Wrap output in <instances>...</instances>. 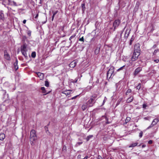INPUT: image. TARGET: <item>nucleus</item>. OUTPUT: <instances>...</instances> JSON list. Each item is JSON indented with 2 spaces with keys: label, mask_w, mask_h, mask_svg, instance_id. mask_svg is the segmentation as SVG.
<instances>
[{
  "label": "nucleus",
  "mask_w": 159,
  "mask_h": 159,
  "mask_svg": "<svg viewBox=\"0 0 159 159\" xmlns=\"http://www.w3.org/2000/svg\"><path fill=\"white\" fill-rule=\"evenodd\" d=\"M114 68L113 66H111L107 73V79H110L114 75Z\"/></svg>",
  "instance_id": "nucleus-1"
},
{
  "label": "nucleus",
  "mask_w": 159,
  "mask_h": 159,
  "mask_svg": "<svg viewBox=\"0 0 159 159\" xmlns=\"http://www.w3.org/2000/svg\"><path fill=\"white\" fill-rule=\"evenodd\" d=\"M30 139L32 142L35 141L37 139L36 134L34 130H32L30 132Z\"/></svg>",
  "instance_id": "nucleus-2"
},
{
  "label": "nucleus",
  "mask_w": 159,
  "mask_h": 159,
  "mask_svg": "<svg viewBox=\"0 0 159 159\" xmlns=\"http://www.w3.org/2000/svg\"><path fill=\"white\" fill-rule=\"evenodd\" d=\"M21 53L25 57L27 56V45L24 44L21 47Z\"/></svg>",
  "instance_id": "nucleus-3"
},
{
  "label": "nucleus",
  "mask_w": 159,
  "mask_h": 159,
  "mask_svg": "<svg viewBox=\"0 0 159 159\" xmlns=\"http://www.w3.org/2000/svg\"><path fill=\"white\" fill-rule=\"evenodd\" d=\"M95 98V97L93 96L91 97L90 99L87 101L86 103L89 107H91L93 106V102Z\"/></svg>",
  "instance_id": "nucleus-4"
},
{
  "label": "nucleus",
  "mask_w": 159,
  "mask_h": 159,
  "mask_svg": "<svg viewBox=\"0 0 159 159\" xmlns=\"http://www.w3.org/2000/svg\"><path fill=\"white\" fill-rule=\"evenodd\" d=\"M140 52L134 51L133 55L131 58V61H134L136 60L137 59L138 57L140 55Z\"/></svg>",
  "instance_id": "nucleus-5"
},
{
  "label": "nucleus",
  "mask_w": 159,
  "mask_h": 159,
  "mask_svg": "<svg viewBox=\"0 0 159 159\" xmlns=\"http://www.w3.org/2000/svg\"><path fill=\"white\" fill-rule=\"evenodd\" d=\"M120 21L119 20H115L114 21L113 26L114 27V31L116 29V28H117L119 25L120 23Z\"/></svg>",
  "instance_id": "nucleus-6"
},
{
  "label": "nucleus",
  "mask_w": 159,
  "mask_h": 159,
  "mask_svg": "<svg viewBox=\"0 0 159 159\" xmlns=\"http://www.w3.org/2000/svg\"><path fill=\"white\" fill-rule=\"evenodd\" d=\"M158 121H159V120L158 118L155 119L152 121V123L147 128V129H149L152 127L154 125H156L157 124V123H158Z\"/></svg>",
  "instance_id": "nucleus-7"
},
{
  "label": "nucleus",
  "mask_w": 159,
  "mask_h": 159,
  "mask_svg": "<svg viewBox=\"0 0 159 159\" xmlns=\"http://www.w3.org/2000/svg\"><path fill=\"white\" fill-rule=\"evenodd\" d=\"M103 119H104V121H106L105 122L106 124H108L111 123L110 122H109L108 121V119L107 116L106 114H105L104 115L102 116L101 118L100 119V120H102Z\"/></svg>",
  "instance_id": "nucleus-8"
},
{
  "label": "nucleus",
  "mask_w": 159,
  "mask_h": 159,
  "mask_svg": "<svg viewBox=\"0 0 159 159\" xmlns=\"http://www.w3.org/2000/svg\"><path fill=\"white\" fill-rule=\"evenodd\" d=\"M140 51L139 44H135L134 46V51L140 52Z\"/></svg>",
  "instance_id": "nucleus-9"
},
{
  "label": "nucleus",
  "mask_w": 159,
  "mask_h": 159,
  "mask_svg": "<svg viewBox=\"0 0 159 159\" xmlns=\"http://www.w3.org/2000/svg\"><path fill=\"white\" fill-rule=\"evenodd\" d=\"M77 61L76 60L72 61L69 64V66L70 67L74 68L76 66Z\"/></svg>",
  "instance_id": "nucleus-10"
},
{
  "label": "nucleus",
  "mask_w": 159,
  "mask_h": 159,
  "mask_svg": "<svg viewBox=\"0 0 159 159\" xmlns=\"http://www.w3.org/2000/svg\"><path fill=\"white\" fill-rule=\"evenodd\" d=\"M130 31V28H127L126 30L125 34V38H127L128 37Z\"/></svg>",
  "instance_id": "nucleus-11"
},
{
  "label": "nucleus",
  "mask_w": 159,
  "mask_h": 159,
  "mask_svg": "<svg viewBox=\"0 0 159 159\" xmlns=\"http://www.w3.org/2000/svg\"><path fill=\"white\" fill-rule=\"evenodd\" d=\"M142 68L141 67H139L137 68L135 70L134 73V75L135 76L137 75L140 71L142 70Z\"/></svg>",
  "instance_id": "nucleus-12"
},
{
  "label": "nucleus",
  "mask_w": 159,
  "mask_h": 159,
  "mask_svg": "<svg viewBox=\"0 0 159 159\" xmlns=\"http://www.w3.org/2000/svg\"><path fill=\"white\" fill-rule=\"evenodd\" d=\"M9 5L14 6H17L19 5L14 1H11L10 0Z\"/></svg>",
  "instance_id": "nucleus-13"
},
{
  "label": "nucleus",
  "mask_w": 159,
  "mask_h": 159,
  "mask_svg": "<svg viewBox=\"0 0 159 159\" xmlns=\"http://www.w3.org/2000/svg\"><path fill=\"white\" fill-rule=\"evenodd\" d=\"M4 57L7 60L9 61L10 60L11 58L9 55L7 53V52H4Z\"/></svg>",
  "instance_id": "nucleus-14"
},
{
  "label": "nucleus",
  "mask_w": 159,
  "mask_h": 159,
  "mask_svg": "<svg viewBox=\"0 0 159 159\" xmlns=\"http://www.w3.org/2000/svg\"><path fill=\"white\" fill-rule=\"evenodd\" d=\"M37 74L38 77L41 80H42L43 79L44 77L43 74L40 72H38L37 73Z\"/></svg>",
  "instance_id": "nucleus-15"
},
{
  "label": "nucleus",
  "mask_w": 159,
  "mask_h": 159,
  "mask_svg": "<svg viewBox=\"0 0 159 159\" xmlns=\"http://www.w3.org/2000/svg\"><path fill=\"white\" fill-rule=\"evenodd\" d=\"M18 64V61L16 59V61L14 63V69L16 70H17L18 69V66L17 65Z\"/></svg>",
  "instance_id": "nucleus-16"
},
{
  "label": "nucleus",
  "mask_w": 159,
  "mask_h": 159,
  "mask_svg": "<svg viewBox=\"0 0 159 159\" xmlns=\"http://www.w3.org/2000/svg\"><path fill=\"white\" fill-rule=\"evenodd\" d=\"M72 91L71 90H66L64 91L62 93L65 94L66 95H68Z\"/></svg>",
  "instance_id": "nucleus-17"
},
{
  "label": "nucleus",
  "mask_w": 159,
  "mask_h": 159,
  "mask_svg": "<svg viewBox=\"0 0 159 159\" xmlns=\"http://www.w3.org/2000/svg\"><path fill=\"white\" fill-rule=\"evenodd\" d=\"M4 19V15L2 12V11H0V19L3 21Z\"/></svg>",
  "instance_id": "nucleus-18"
},
{
  "label": "nucleus",
  "mask_w": 159,
  "mask_h": 159,
  "mask_svg": "<svg viewBox=\"0 0 159 159\" xmlns=\"http://www.w3.org/2000/svg\"><path fill=\"white\" fill-rule=\"evenodd\" d=\"M88 107H89V106L86 103L82 106V109L83 111H84Z\"/></svg>",
  "instance_id": "nucleus-19"
},
{
  "label": "nucleus",
  "mask_w": 159,
  "mask_h": 159,
  "mask_svg": "<svg viewBox=\"0 0 159 159\" xmlns=\"http://www.w3.org/2000/svg\"><path fill=\"white\" fill-rule=\"evenodd\" d=\"M5 136L4 134H0V140H3L5 138Z\"/></svg>",
  "instance_id": "nucleus-20"
},
{
  "label": "nucleus",
  "mask_w": 159,
  "mask_h": 159,
  "mask_svg": "<svg viewBox=\"0 0 159 159\" xmlns=\"http://www.w3.org/2000/svg\"><path fill=\"white\" fill-rule=\"evenodd\" d=\"M100 50V48L98 47H97L95 51V53L96 54H98L99 53Z\"/></svg>",
  "instance_id": "nucleus-21"
},
{
  "label": "nucleus",
  "mask_w": 159,
  "mask_h": 159,
  "mask_svg": "<svg viewBox=\"0 0 159 159\" xmlns=\"http://www.w3.org/2000/svg\"><path fill=\"white\" fill-rule=\"evenodd\" d=\"M41 89L42 91V92L43 93H45L44 95H46L49 92H47L45 90V89L44 87H42L41 88Z\"/></svg>",
  "instance_id": "nucleus-22"
},
{
  "label": "nucleus",
  "mask_w": 159,
  "mask_h": 159,
  "mask_svg": "<svg viewBox=\"0 0 159 159\" xmlns=\"http://www.w3.org/2000/svg\"><path fill=\"white\" fill-rule=\"evenodd\" d=\"M138 143H132L130 144V145L129 146V148L134 147H135L137 145Z\"/></svg>",
  "instance_id": "nucleus-23"
},
{
  "label": "nucleus",
  "mask_w": 159,
  "mask_h": 159,
  "mask_svg": "<svg viewBox=\"0 0 159 159\" xmlns=\"http://www.w3.org/2000/svg\"><path fill=\"white\" fill-rule=\"evenodd\" d=\"M133 97L132 96L130 97L129 98H128L127 100V102L128 103H129L131 102L133 100Z\"/></svg>",
  "instance_id": "nucleus-24"
},
{
  "label": "nucleus",
  "mask_w": 159,
  "mask_h": 159,
  "mask_svg": "<svg viewBox=\"0 0 159 159\" xmlns=\"http://www.w3.org/2000/svg\"><path fill=\"white\" fill-rule=\"evenodd\" d=\"M92 88V86H88L86 88H85V90L86 91H88L90 90Z\"/></svg>",
  "instance_id": "nucleus-25"
},
{
  "label": "nucleus",
  "mask_w": 159,
  "mask_h": 159,
  "mask_svg": "<svg viewBox=\"0 0 159 159\" xmlns=\"http://www.w3.org/2000/svg\"><path fill=\"white\" fill-rule=\"evenodd\" d=\"M93 136L92 135H89V136H88L86 139L87 141H89L91 138H92L93 137Z\"/></svg>",
  "instance_id": "nucleus-26"
},
{
  "label": "nucleus",
  "mask_w": 159,
  "mask_h": 159,
  "mask_svg": "<svg viewBox=\"0 0 159 159\" xmlns=\"http://www.w3.org/2000/svg\"><path fill=\"white\" fill-rule=\"evenodd\" d=\"M130 119L131 118L130 117H127L125 120V124H126L127 123L130 121Z\"/></svg>",
  "instance_id": "nucleus-27"
},
{
  "label": "nucleus",
  "mask_w": 159,
  "mask_h": 159,
  "mask_svg": "<svg viewBox=\"0 0 159 159\" xmlns=\"http://www.w3.org/2000/svg\"><path fill=\"white\" fill-rule=\"evenodd\" d=\"M141 84L140 83H139L138 85L136 87V88L139 90L140 89Z\"/></svg>",
  "instance_id": "nucleus-28"
},
{
  "label": "nucleus",
  "mask_w": 159,
  "mask_h": 159,
  "mask_svg": "<svg viewBox=\"0 0 159 159\" xmlns=\"http://www.w3.org/2000/svg\"><path fill=\"white\" fill-rule=\"evenodd\" d=\"M31 56L33 58H35L36 57V52H32Z\"/></svg>",
  "instance_id": "nucleus-29"
},
{
  "label": "nucleus",
  "mask_w": 159,
  "mask_h": 159,
  "mask_svg": "<svg viewBox=\"0 0 159 159\" xmlns=\"http://www.w3.org/2000/svg\"><path fill=\"white\" fill-rule=\"evenodd\" d=\"M132 92V90L131 89H128L127 91H126V95H128L129 93H130Z\"/></svg>",
  "instance_id": "nucleus-30"
},
{
  "label": "nucleus",
  "mask_w": 159,
  "mask_h": 159,
  "mask_svg": "<svg viewBox=\"0 0 159 159\" xmlns=\"http://www.w3.org/2000/svg\"><path fill=\"white\" fill-rule=\"evenodd\" d=\"M83 143L82 142H78L75 144V146L77 147Z\"/></svg>",
  "instance_id": "nucleus-31"
},
{
  "label": "nucleus",
  "mask_w": 159,
  "mask_h": 159,
  "mask_svg": "<svg viewBox=\"0 0 159 159\" xmlns=\"http://www.w3.org/2000/svg\"><path fill=\"white\" fill-rule=\"evenodd\" d=\"M45 85L46 87H48V86L49 85V83L48 82V81H47V80L45 81Z\"/></svg>",
  "instance_id": "nucleus-32"
},
{
  "label": "nucleus",
  "mask_w": 159,
  "mask_h": 159,
  "mask_svg": "<svg viewBox=\"0 0 159 159\" xmlns=\"http://www.w3.org/2000/svg\"><path fill=\"white\" fill-rule=\"evenodd\" d=\"M159 51V50L158 49L155 50L153 53V54L154 55H156V53H157V52H158Z\"/></svg>",
  "instance_id": "nucleus-33"
},
{
  "label": "nucleus",
  "mask_w": 159,
  "mask_h": 159,
  "mask_svg": "<svg viewBox=\"0 0 159 159\" xmlns=\"http://www.w3.org/2000/svg\"><path fill=\"white\" fill-rule=\"evenodd\" d=\"M125 66H122V67H120V68L118 69L117 70V71H119L120 70H122Z\"/></svg>",
  "instance_id": "nucleus-34"
},
{
  "label": "nucleus",
  "mask_w": 159,
  "mask_h": 159,
  "mask_svg": "<svg viewBox=\"0 0 159 159\" xmlns=\"http://www.w3.org/2000/svg\"><path fill=\"white\" fill-rule=\"evenodd\" d=\"M31 32L30 30H28L27 31V34L29 36H30Z\"/></svg>",
  "instance_id": "nucleus-35"
},
{
  "label": "nucleus",
  "mask_w": 159,
  "mask_h": 159,
  "mask_svg": "<svg viewBox=\"0 0 159 159\" xmlns=\"http://www.w3.org/2000/svg\"><path fill=\"white\" fill-rule=\"evenodd\" d=\"M143 134V133L142 131H141L139 134V137L140 138H141L142 137Z\"/></svg>",
  "instance_id": "nucleus-36"
},
{
  "label": "nucleus",
  "mask_w": 159,
  "mask_h": 159,
  "mask_svg": "<svg viewBox=\"0 0 159 159\" xmlns=\"http://www.w3.org/2000/svg\"><path fill=\"white\" fill-rule=\"evenodd\" d=\"M150 117H146L144 118V119L145 120H149L150 118Z\"/></svg>",
  "instance_id": "nucleus-37"
},
{
  "label": "nucleus",
  "mask_w": 159,
  "mask_h": 159,
  "mask_svg": "<svg viewBox=\"0 0 159 159\" xmlns=\"http://www.w3.org/2000/svg\"><path fill=\"white\" fill-rule=\"evenodd\" d=\"M46 133L48 134V135H50L51 134V133L48 130V129L47 130H46Z\"/></svg>",
  "instance_id": "nucleus-38"
},
{
  "label": "nucleus",
  "mask_w": 159,
  "mask_h": 159,
  "mask_svg": "<svg viewBox=\"0 0 159 159\" xmlns=\"http://www.w3.org/2000/svg\"><path fill=\"white\" fill-rule=\"evenodd\" d=\"M58 11H52V13H53V15L55 16V15L57 14V13Z\"/></svg>",
  "instance_id": "nucleus-39"
},
{
  "label": "nucleus",
  "mask_w": 159,
  "mask_h": 159,
  "mask_svg": "<svg viewBox=\"0 0 159 159\" xmlns=\"http://www.w3.org/2000/svg\"><path fill=\"white\" fill-rule=\"evenodd\" d=\"M79 40L80 41L84 42V39L83 37H82V38H80L79 39Z\"/></svg>",
  "instance_id": "nucleus-40"
},
{
  "label": "nucleus",
  "mask_w": 159,
  "mask_h": 159,
  "mask_svg": "<svg viewBox=\"0 0 159 159\" xmlns=\"http://www.w3.org/2000/svg\"><path fill=\"white\" fill-rule=\"evenodd\" d=\"M147 107V105L146 104H143V107L144 108H146Z\"/></svg>",
  "instance_id": "nucleus-41"
},
{
  "label": "nucleus",
  "mask_w": 159,
  "mask_h": 159,
  "mask_svg": "<svg viewBox=\"0 0 159 159\" xmlns=\"http://www.w3.org/2000/svg\"><path fill=\"white\" fill-rule=\"evenodd\" d=\"M107 98L106 97H105L104 100L103 101V104H104L105 103V102L107 101Z\"/></svg>",
  "instance_id": "nucleus-42"
},
{
  "label": "nucleus",
  "mask_w": 159,
  "mask_h": 159,
  "mask_svg": "<svg viewBox=\"0 0 159 159\" xmlns=\"http://www.w3.org/2000/svg\"><path fill=\"white\" fill-rule=\"evenodd\" d=\"M77 80H78V79H75L74 80L72 81V82L73 83H75L77 82Z\"/></svg>",
  "instance_id": "nucleus-43"
},
{
  "label": "nucleus",
  "mask_w": 159,
  "mask_h": 159,
  "mask_svg": "<svg viewBox=\"0 0 159 159\" xmlns=\"http://www.w3.org/2000/svg\"><path fill=\"white\" fill-rule=\"evenodd\" d=\"M153 61L156 63H158L159 61V59L154 60Z\"/></svg>",
  "instance_id": "nucleus-44"
},
{
  "label": "nucleus",
  "mask_w": 159,
  "mask_h": 159,
  "mask_svg": "<svg viewBox=\"0 0 159 159\" xmlns=\"http://www.w3.org/2000/svg\"><path fill=\"white\" fill-rule=\"evenodd\" d=\"M79 95H76V96H75L73 97H72V98H71V99H75L76 98H77V97H78Z\"/></svg>",
  "instance_id": "nucleus-45"
},
{
  "label": "nucleus",
  "mask_w": 159,
  "mask_h": 159,
  "mask_svg": "<svg viewBox=\"0 0 159 159\" xmlns=\"http://www.w3.org/2000/svg\"><path fill=\"white\" fill-rule=\"evenodd\" d=\"M75 35H72V36H71L70 37V39H69V40H71V39H72L73 38H74V37H75Z\"/></svg>",
  "instance_id": "nucleus-46"
},
{
  "label": "nucleus",
  "mask_w": 159,
  "mask_h": 159,
  "mask_svg": "<svg viewBox=\"0 0 159 159\" xmlns=\"http://www.w3.org/2000/svg\"><path fill=\"white\" fill-rule=\"evenodd\" d=\"M152 143V140H149L148 141V143L149 144H151Z\"/></svg>",
  "instance_id": "nucleus-47"
},
{
  "label": "nucleus",
  "mask_w": 159,
  "mask_h": 159,
  "mask_svg": "<svg viewBox=\"0 0 159 159\" xmlns=\"http://www.w3.org/2000/svg\"><path fill=\"white\" fill-rule=\"evenodd\" d=\"M81 6L83 8H85V4L84 3L82 4L81 5Z\"/></svg>",
  "instance_id": "nucleus-48"
},
{
  "label": "nucleus",
  "mask_w": 159,
  "mask_h": 159,
  "mask_svg": "<svg viewBox=\"0 0 159 159\" xmlns=\"http://www.w3.org/2000/svg\"><path fill=\"white\" fill-rule=\"evenodd\" d=\"M38 16H39L38 14H37V15H36V16H35V18L36 19H37L38 17Z\"/></svg>",
  "instance_id": "nucleus-49"
},
{
  "label": "nucleus",
  "mask_w": 159,
  "mask_h": 159,
  "mask_svg": "<svg viewBox=\"0 0 159 159\" xmlns=\"http://www.w3.org/2000/svg\"><path fill=\"white\" fill-rule=\"evenodd\" d=\"M54 16H54L52 15V21L54 19Z\"/></svg>",
  "instance_id": "nucleus-50"
},
{
  "label": "nucleus",
  "mask_w": 159,
  "mask_h": 159,
  "mask_svg": "<svg viewBox=\"0 0 159 159\" xmlns=\"http://www.w3.org/2000/svg\"><path fill=\"white\" fill-rule=\"evenodd\" d=\"M98 159H102L101 156H98Z\"/></svg>",
  "instance_id": "nucleus-51"
},
{
  "label": "nucleus",
  "mask_w": 159,
  "mask_h": 159,
  "mask_svg": "<svg viewBox=\"0 0 159 159\" xmlns=\"http://www.w3.org/2000/svg\"><path fill=\"white\" fill-rule=\"evenodd\" d=\"M157 47V45H154L153 46L152 48H156Z\"/></svg>",
  "instance_id": "nucleus-52"
},
{
  "label": "nucleus",
  "mask_w": 159,
  "mask_h": 159,
  "mask_svg": "<svg viewBox=\"0 0 159 159\" xmlns=\"http://www.w3.org/2000/svg\"><path fill=\"white\" fill-rule=\"evenodd\" d=\"M23 22L24 24H25L26 22V20H23Z\"/></svg>",
  "instance_id": "nucleus-53"
},
{
  "label": "nucleus",
  "mask_w": 159,
  "mask_h": 159,
  "mask_svg": "<svg viewBox=\"0 0 159 159\" xmlns=\"http://www.w3.org/2000/svg\"><path fill=\"white\" fill-rule=\"evenodd\" d=\"M99 82V80L98 79H97V81H96V83H98Z\"/></svg>",
  "instance_id": "nucleus-54"
},
{
  "label": "nucleus",
  "mask_w": 159,
  "mask_h": 159,
  "mask_svg": "<svg viewBox=\"0 0 159 159\" xmlns=\"http://www.w3.org/2000/svg\"><path fill=\"white\" fill-rule=\"evenodd\" d=\"M137 6V7H139V5H137V4H136V7H136Z\"/></svg>",
  "instance_id": "nucleus-55"
},
{
  "label": "nucleus",
  "mask_w": 159,
  "mask_h": 159,
  "mask_svg": "<svg viewBox=\"0 0 159 159\" xmlns=\"http://www.w3.org/2000/svg\"><path fill=\"white\" fill-rule=\"evenodd\" d=\"M145 145L143 144V145L142 147L143 148V147H145Z\"/></svg>",
  "instance_id": "nucleus-56"
},
{
  "label": "nucleus",
  "mask_w": 159,
  "mask_h": 159,
  "mask_svg": "<svg viewBox=\"0 0 159 159\" xmlns=\"http://www.w3.org/2000/svg\"><path fill=\"white\" fill-rule=\"evenodd\" d=\"M123 32V31H122V32H121V33L120 34V36H121V35H122Z\"/></svg>",
  "instance_id": "nucleus-57"
},
{
  "label": "nucleus",
  "mask_w": 159,
  "mask_h": 159,
  "mask_svg": "<svg viewBox=\"0 0 159 159\" xmlns=\"http://www.w3.org/2000/svg\"><path fill=\"white\" fill-rule=\"evenodd\" d=\"M132 39H131V40H130V45H131V42H132Z\"/></svg>",
  "instance_id": "nucleus-58"
},
{
  "label": "nucleus",
  "mask_w": 159,
  "mask_h": 159,
  "mask_svg": "<svg viewBox=\"0 0 159 159\" xmlns=\"http://www.w3.org/2000/svg\"><path fill=\"white\" fill-rule=\"evenodd\" d=\"M125 27H125L124 28V30L125 28Z\"/></svg>",
  "instance_id": "nucleus-59"
},
{
  "label": "nucleus",
  "mask_w": 159,
  "mask_h": 159,
  "mask_svg": "<svg viewBox=\"0 0 159 159\" xmlns=\"http://www.w3.org/2000/svg\"><path fill=\"white\" fill-rule=\"evenodd\" d=\"M109 159H112V158H109Z\"/></svg>",
  "instance_id": "nucleus-60"
}]
</instances>
